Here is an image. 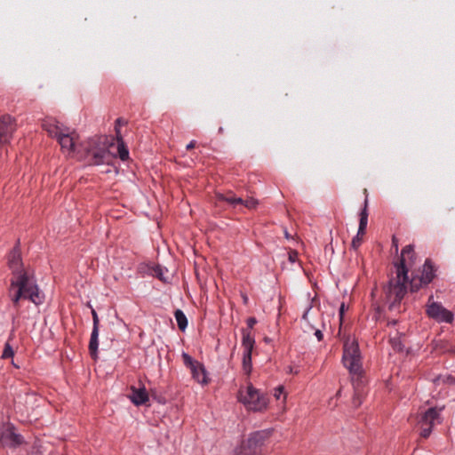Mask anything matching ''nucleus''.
I'll use <instances>...</instances> for the list:
<instances>
[{
	"label": "nucleus",
	"instance_id": "nucleus-13",
	"mask_svg": "<svg viewBox=\"0 0 455 455\" xmlns=\"http://www.w3.org/2000/svg\"><path fill=\"white\" fill-rule=\"evenodd\" d=\"M218 201L227 202L232 206H236L237 204H242L248 209H255L259 204L258 200L253 197H250L246 200H243L241 197L235 196V195L229 191L227 194H217L216 196Z\"/></svg>",
	"mask_w": 455,
	"mask_h": 455
},
{
	"label": "nucleus",
	"instance_id": "nucleus-25",
	"mask_svg": "<svg viewBox=\"0 0 455 455\" xmlns=\"http://www.w3.org/2000/svg\"><path fill=\"white\" fill-rule=\"evenodd\" d=\"M92 321H93V328H96L97 330H99V317L94 309H92Z\"/></svg>",
	"mask_w": 455,
	"mask_h": 455
},
{
	"label": "nucleus",
	"instance_id": "nucleus-19",
	"mask_svg": "<svg viewBox=\"0 0 455 455\" xmlns=\"http://www.w3.org/2000/svg\"><path fill=\"white\" fill-rule=\"evenodd\" d=\"M99 330L96 328H92V331L91 334V339L89 342V350L92 355V356L95 357L97 355V350L99 347Z\"/></svg>",
	"mask_w": 455,
	"mask_h": 455
},
{
	"label": "nucleus",
	"instance_id": "nucleus-30",
	"mask_svg": "<svg viewBox=\"0 0 455 455\" xmlns=\"http://www.w3.org/2000/svg\"><path fill=\"white\" fill-rule=\"evenodd\" d=\"M315 336L316 337V339H317L319 341H320V340H322V339H323V332H322L320 330H316V331H315Z\"/></svg>",
	"mask_w": 455,
	"mask_h": 455
},
{
	"label": "nucleus",
	"instance_id": "nucleus-20",
	"mask_svg": "<svg viewBox=\"0 0 455 455\" xmlns=\"http://www.w3.org/2000/svg\"><path fill=\"white\" fill-rule=\"evenodd\" d=\"M174 316L177 321L178 327L180 331H185L188 326V319L180 309H176L174 312Z\"/></svg>",
	"mask_w": 455,
	"mask_h": 455
},
{
	"label": "nucleus",
	"instance_id": "nucleus-8",
	"mask_svg": "<svg viewBox=\"0 0 455 455\" xmlns=\"http://www.w3.org/2000/svg\"><path fill=\"white\" fill-rule=\"evenodd\" d=\"M182 360L184 364L190 369L192 377L195 380L202 385H206L209 379L206 375L204 366L198 361L194 360L188 354H182Z\"/></svg>",
	"mask_w": 455,
	"mask_h": 455
},
{
	"label": "nucleus",
	"instance_id": "nucleus-7",
	"mask_svg": "<svg viewBox=\"0 0 455 455\" xmlns=\"http://www.w3.org/2000/svg\"><path fill=\"white\" fill-rule=\"evenodd\" d=\"M443 408L431 407L426 411L421 413L418 419V426L419 427V435L423 438H427L435 423H441V411Z\"/></svg>",
	"mask_w": 455,
	"mask_h": 455
},
{
	"label": "nucleus",
	"instance_id": "nucleus-2",
	"mask_svg": "<svg viewBox=\"0 0 455 455\" xmlns=\"http://www.w3.org/2000/svg\"><path fill=\"white\" fill-rule=\"evenodd\" d=\"M62 148L68 154L80 152V148L84 152V159L90 165L109 164L114 158L109 148L114 147V139L110 141L107 137H96L89 139L84 144L78 145V135L65 130L56 138Z\"/></svg>",
	"mask_w": 455,
	"mask_h": 455
},
{
	"label": "nucleus",
	"instance_id": "nucleus-28",
	"mask_svg": "<svg viewBox=\"0 0 455 455\" xmlns=\"http://www.w3.org/2000/svg\"><path fill=\"white\" fill-rule=\"evenodd\" d=\"M297 258H298V252H297V251H291L289 252V259H290V261H291V262H295V261H296V259H297Z\"/></svg>",
	"mask_w": 455,
	"mask_h": 455
},
{
	"label": "nucleus",
	"instance_id": "nucleus-32",
	"mask_svg": "<svg viewBox=\"0 0 455 455\" xmlns=\"http://www.w3.org/2000/svg\"><path fill=\"white\" fill-rule=\"evenodd\" d=\"M379 315H380V308H379V307H377L375 309V313L373 315V318L375 320H377L379 317Z\"/></svg>",
	"mask_w": 455,
	"mask_h": 455
},
{
	"label": "nucleus",
	"instance_id": "nucleus-11",
	"mask_svg": "<svg viewBox=\"0 0 455 455\" xmlns=\"http://www.w3.org/2000/svg\"><path fill=\"white\" fill-rule=\"evenodd\" d=\"M16 130L15 120L8 115L0 117V148L9 143Z\"/></svg>",
	"mask_w": 455,
	"mask_h": 455
},
{
	"label": "nucleus",
	"instance_id": "nucleus-4",
	"mask_svg": "<svg viewBox=\"0 0 455 455\" xmlns=\"http://www.w3.org/2000/svg\"><path fill=\"white\" fill-rule=\"evenodd\" d=\"M342 362L351 375V381L354 387L353 405L359 407L364 396L363 388V370L362 355L358 343L354 339L347 338L343 345Z\"/></svg>",
	"mask_w": 455,
	"mask_h": 455
},
{
	"label": "nucleus",
	"instance_id": "nucleus-12",
	"mask_svg": "<svg viewBox=\"0 0 455 455\" xmlns=\"http://www.w3.org/2000/svg\"><path fill=\"white\" fill-rule=\"evenodd\" d=\"M434 272V266L429 259H427L423 266L421 275L419 277H414L411 281V291H416L420 286L428 284L435 276Z\"/></svg>",
	"mask_w": 455,
	"mask_h": 455
},
{
	"label": "nucleus",
	"instance_id": "nucleus-6",
	"mask_svg": "<svg viewBox=\"0 0 455 455\" xmlns=\"http://www.w3.org/2000/svg\"><path fill=\"white\" fill-rule=\"evenodd\" d=\"M271 435L270 430L257 431L244 440L235 455H261L262 446Z\"/></svg>",
	"mask_w": 455,
	"mask_h": 455
},
{
	"label": "nucleus",
	"instance_id": "nucleus-5",
	"mask_svg": "<svg viewBox=\"0 0 455 455\" xmlns=\"http://www.w3.org/2000/svg\"><path fill=\"white\" fill-rule=\"evenodd\" d=\"M239 401L245 407L253 411H262L267 409V398L266 395L249 384L245 390H240L238 395Z\"/></svg>",
	"mask_w": 455,
	"mask_h": 455
},
{
	"label": "nucleus",
	"instance_id": "nucleus-3",
	"mask_svg": "<svg viewBox=\"0 0 455 455\" xmlns=\"http://www.w3.org/2000/svg\"><path fill=\"white\" fill-rule=\"evenodd\" d=\"M414 257L412 245H407L402 250L401 259L395 264L396 276L390 279L387 286L384 288L386 301L388 309L392 312H400L401 301L407 291L406 264L411 263Z\"/></svg>",
	"mask_w": 455,
	"mask_h": 455
},
{
	"label": "nucleus",
	"instance_id": "nucleus-23",
	"mask_svg": "<svg viewBox=\"0 0 455 455\" xmlns=\"http://www.w3.org/2000/svg\"><path fill=\"white\" fill-rule=\"evenodd\" d=\"M152 275L162 281L164 280L163 268L160 266H156L152 268Z\"/></svg>",
	"mask_w": 455,
	"mask_h": 455
},
{
	"label": "nucleus",
	"instance_id": "nucleus-34",
	"mask_svg": "<svg viewBox=\"0 0 455 455\" xmlns=\"http://www.w3.org/2000/svg\"><path fill=\"white\" fill-rule=\"evenodd\" d=\"M340 394H341V390L339 389V390L337 392V395H337V396H339V395H340Z\"/></svg>",
	"mask_w": 455,
	"mask_h": 455
},
{
	"label": "nucleus",
	"instance_id": "nucleus-31",
	"mask_svg": "<svg viewBox=\"0 0 455 455\" xmlns=\"http://www.w3.org/2000/svg\"><path fill=\"white\" fill-rule=\"evenodd\" d=\"M345 310H346V305L344 303H342L340 305V307H339V316H340V319H342L343 315L345 313Z\"/></svg>",
	"mask_w": 455,
	"mask_h": 455
},
{
	"label": "nucleus",
	"instance_id": "nucleus-10",
	"mask_svg": "<svg viewBox=\"0 0 455 455\" xmlns=\"http://www.w3.org/2000/svg\"><path fill=\"white\" fill-rule=\"evenodd\" d=\"M426 311L430 318L439 323H451L453 321V314L440 303L434 301L429 303Z\"/></svg>",
	"mask_w": 455,
	"mask_h": 455
},
{
	"label": "nucleus",
	"instance_id": "nucleus-9",
	"mask_svg": "<svg viewBox=\"0 0 455 455\" xmlns=\"http://www.w3.org/2000/svg\"><path fill=\"white\" fill-rule=\"evenodd\" d=\"M22 442V436L14 432V427L12 424L0 421V446H17Z\"/></svg>",
	"mask_w": 455,
	"mask_h": 455
},
{
	"label": "nucleus",
	"instance_id": "nucleus-16",
	"mask_svg": "<svg viewBox=\"0 0 455 455\" xmlns=\"http://www.w3.org/2000/svg\"><path fill=\"white\" fill-rule=\"evenodd\" d=\"M42 127L51 137L57 138L66 127L60 125L52 117H46L43 120Z\"/></svg>",
	"mask_w": 455,
	"mask_h": 455
},
{
	"label": "nucleus",
	"instance_id": "nucleus-33",
	"mask_svg": "<svg viewBox=\"0 0 455 455\" xmlns=\"http://www.w3.org/2000/svg\"><path fill=\"white\" fill-rule=\"evenodd\" d=\"M392 242H393V245L395 246V251H397L398 250V244H397V240L396 238L394 236L393 239H392Z\"/></svg>",
	"mask_w": 455,
	"mask_h": 455
},
{
	"label": "nucleus",
	"instance_id": "nucleus-21",
	"mask_svg": "<svg viewBox=\"0 0 455 455\" xmlns=\"http://www.w3.org/2000/svg\"><path fill=\"white\" fill-rule=\"evenodd\" d=\"M243 370L249 375L251 371V354H243Z\"/></svg>",
	"mask_w": 455,
	"mask_h": 455
},
{
	"label": "nucleus",
	"instance_id": "nucleus-26",
	"mask_svg": "<svg viewBox=\"0 0 455 455\" xmlns=\"http://www.w3.org/2000/svg\"><path fill=\"white\" fill-rule=\"evenodd\" d=\"M257 320L254 317H250L247 320V328L245 330H251L253 326L256 324Z\"/></svg>",
	"mask_w": 455,
	"mask_h": 455
},
{
	"label": "nucleus",
	"instance_id": "nucleus-22",
	"mask_svg": "<svg viewBox=\"0 0 455 455\" xmlns=\"http://www.w3.org/2000/svg\"><path fill=\"white\" fill-rule=\"evenodd\" d=\"M13 355H14V351H13L12 347H11V345L7 342L4 346V349L3 351L2 357L6 359V358L12 357Z\"/></svg>",
	"mask_w": 455,
	"mask_h": 455
},
{
	"label": "nucleus",
	"instance_id": "nucleus-29",
	"mask_svg": "<svg viewBox=\"0 0 455 455\" xmlns=\"http://www.w3.org/2000/svg\"><path fill=\"white\" fill-rule=\"evenodd\" d=\"M196 146V140H191L186 147L187 150H190V149H193L195 148Z\"/></svg>",
	"mask_w": 455,
	"mask_h": 455
},
{
	"label": "nucleus",
	"instance_id": "nucleus-17",
	"mask_svg": "<svg viewBox=\"0 0 455 455\" xmlns=\"http://www.w3.org/2000/svg\"><path fill=\"white\" fill-rule=\"evenodd\" d=\"M255 345L254 336L250 330H242L243 354H251Z\"/></svg>",
	"mask_w": 455,
	"mask_h": 455
},
{
	"label": "nucleus",
	"instance_id": "nucleus-27",
	"mask_svg": "<svg viewBox=\"0 0 455 455\" xmlns=\"http://www.w3.org/2000/svg\"><path fill=\"white\" fill-rule=\"evenodd\" d=\"M283 394V387L280 386L277 388H275L274 395L275 396L276 399H280V397Z\"/></svg>",
	"mask_w": 455,
	"mask_h": 455
},
{
	"label": "nucleus",
	"instance_id": "nucleus-15",
	"mask_svg": "<svg viewBox=\"0 0 455 455\" xmlns=\"http://www.w3.org/2000/svg\"><path fill=\"white\" fill-rule=\"evenodd\" d=\"M128 397L137 406L146 404L149 399L145 387H131V394L128 395Z\"/></svg>",
	"mask_w": 455,
	"mask_h": 455
},
{
	"label": "nucleus",
	"instance_id": "nucleus-14",
	"mask_svg": "<svg viewBox=\"0 0 455 455\" xmlns=\"http://www.w3.org/2000/svg\"><path fill=\"white\" fill-rule=\"evenodd\" d=\"M126 124L127 122L123 118H117L115 123L116 140L117 143V154L120 159L123 161H125L129 158V151L123 140V137L120 132V127L125 125Z\"/></svg>",
	"mask_w": 455,
	"mask_h": 455
},
{
	"label": "nucleus",
	"instance_id": "nucleus-24",
	"mask_svg": "<svg viewBox=\"0 0 455 455\" xmlns=\"http://www.w3.org/2000/svg\"><path fill=\"white\" fill-rule=\"evenodd\" d=\"M363 235H359V234L357 233V235H355V237H354V238H353L352 243H351V245H352V247H353L354 249H357V248L361 245V243H362V237H363Z\"/></svg>",
	"mask_w": 455,
	"mask_h": 455
},
{
	"label": "nucleus",
	"instance_id": "nucleus-1",
	"mask_svg": "<svg viewBox=\"0 0 455 455\" xmlns=\"http://www.w3.org/2000/svg\"><path fill=\"white\" fill-rule=\"evenodd\" d=\"M8 266L12 273L9 297L16 311L20 310L23 299H29L35 305H41L44 301V294L36 284L33 273L24 268L20 251L17 247L8 256Z\"/></svg>",
	"mask_w": 455,
	"mask_h": 455
},
{
	"label": "nucleus",
	"instance_id": "nucleus-18",
	"mask_svg": "<svg viewBox=\"0 0 455 455\" xmlns=\"http://www.w3.org/2000/svg\"><path fill=\"white\" fill-rule=\"evenodd\" d=\"M368 200L365 199L364 201V206L363 210L360 212V220H359V228H358V234L364 235L365 230L368 224Z\"/></svg>",
	"mask_w": 455,
	"mask_h": 455
},
{
	"label": "nucleus",
	"instance_id": "nucleus-35",
	"mask_svg": "<svg viewBox=\"0 0 455 455\" xmlns=\"http://www.w3.org/2000/svg\"><path fill=\"white\" fill-rule=\"evenodd\" d=\"M307 312H306L304 315H303V318L306 319L307 318Z\"/></svg>",
	"mask_w": 455,
	"mask_h": 455
}]
</instances>
